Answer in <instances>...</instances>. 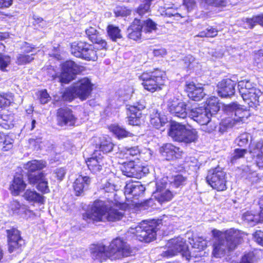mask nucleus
Masks as SVG:
<instances>
[{
  "label": "nucleus",
  "mask_w": 263,
  "mask_h": 263,
  "mask_svg": "<svg viewBox=\"0 0 263 263\" xmlns=\"http://www.w3.org/2000/svg\"><path fill=\"white\" fill-rule=\"evenodd\" d=\"M122 205L116 199L109 198L104 200H96L90 210L83 214V218L90 221H115L120 220L123 216L120 210Z\"/></svg>",
  "instance_id": "f257e3e1"
},
{
  "label": "nucleus",
  "mask_w": 263,
  "mask_h": 263,
  "mask_svg": "<svg viewBox=\"0 0 263 263\" xmlns=\"http://www.w3.org/2000/svg\"><path fill=\"white\" fill-rule=\"evenodd\" d=\"M238 88L243 101L250 107L254 108L259 104L262 92L256 85L249 80H242L238 83Z\"/></svg>",
  "instance_id": "f03ea898"
},
{
  "label": "nucleus",
  "mask_w": 263,
  "mask_h": 263,
  "mask_svg": "<svg viewBox=\"0 0 263 263\" xmlns=\"http://www.w3.org/2000/svg\"><path fill=\"white\" fill-rule=\"evenodd\" d=\"M92 87L93 84L90 80L84 78L67 89L63 95V98L68 101L72 100L76 97L82 100H86L90 95Z\"/></svg>",
  "instance_id": "7ed1b4c3"
},
{
  "label": "nucleus",
  "mask_w": 263,
  "mask_h": 263,
  "mask_svg": "<svg viewBox=\"0 0 263 263\" xmlns=\"http://www.w3.org/2000/svg\"><path fill=\"white\" fill-rule=\"evenodd\" d=\"M168 135L174 140L185 143L195 142L198 137L196 129L187 128L185 125L176 122H172Z\"/></svg>",
  "instance_id": "20e7f679"
},
{
  "label": "nucleus",
  "mask_w": 263,
  "mask_h": 263,
  "mask_svg": "<svg viewBox=\"0 0 263 263\" xmlns=\"http://www.w3.org/2000/svg\"><path fill=\"white\" fill-rule=\"evenodd\" d=\"M142 82L144 88L152 92L161 89V86L164 83L165 73L159 69L146 71L142 73L139 77Z\"/></svg>",
  "instance_id": "39448f33"
},
{
  "label": "nucleus",
  "mask_w": 263,
  "mask_h": 263,
  "mask_svg": "<svg viewBox=\"0 0 263 263\" xmlns=\"http://www.w3.org/2000/svg\"><path fill=\"white\" fill-rule=\"evenodd\" d=\"M157 228L153 222L143 221L139 225L129 229L128 232L134 234L140 241L149 242L156 238Z\"/></svg>",
  "instance_id": "423d86ee"
},
{
  "label": "nucleus",
  "mask_w": 263,
  "mask_h": 263,
  "mask_svg": "<svg viewBox=\"0 0 263 263\" xmlns=\"http://www.w3.org/2000/svg\"><path fill=\"white\" fill-rule=\"evenodd\" d=\"M109 258L111 260L120 259L130 255L132 251L129 245L121 238L111 241L107 248Z\"/></svg>",
  "instance_id": "0eeeda50"
},
{
  "label": "nucleus",
  "mask_w": 263,
  "mask_h": 263,
  "mask_svg": "<svg viewBox=\"0 0 263 263\" xmlns=\"http://www.w3.org/2000/svg\"><path fill=\"white\" fill-rule=\"evenodd\" d=\"M228 109L234 113V117L233 118H228L222 121L221 125H223L226 128L232 127L240 122H244L250 115L249 110L235 103L228 105Z\"/></svg>",
  "instance_id": "6e6552de"
},
{
  "label": "nucleus",
  "mask_w": 263,
  "mask_h": 263,
  "mask_svg": "<svg viewBox=\"0 0 263 263\" xmlns=\"http://www.w3.org/2000/svg\"><path fill=\"white\" fill-rule=\"evenodd\" d=\"M226 178V173L221 167H217L209 171L206 181L213 189L222 191L227 189Z\"/></svg>",
  "instance_id": "1a4fd4ad"
},
{
  "label": "nucleus",
  "mask_w": 263,
  "mask_h": 263,
  "mask_svg": "<svg viewBox=\"0 0 263 263\" xmlns=\"http://www.w3.org/2000/svg\"><path fill=\"white\" fill-rule=\"evenodd\" d=\"M167 246L168 250L163 253V256L170 257L180 253L186 259H189L191 256L190 252L183 238L179 237L172 239L167 243Z\"/></svg>",
  "instance_id": "9d476101"
},
{
  "label": "nucleus",
  "mask_w": 263,
  "mask_h": 263,
  "mask_svg": "<svg viewBox=\"0 0 263 263\" xmlns=\"http://www.w3.org/2000/svg\"><path fill=\"white\" fill-rule=\"evenodd\" d=\"M214 237H222L229 244L231 249H235L236 246L241 242L245 234L238 230L230 229L225 231H220L216 229L212 231Z\"/></svg>",
  "instance_id": "9b49d317"
},
{
  "label": "nucleus",
  "mask_w": 263,
  "mask_h": 263,
  "mask_svg": "<svg viewBox=\"0 0 263 263\" xmlns=\"http://www.w3.org/2000/svg\"><path fill=\"white\" fill-rule=\"evenodd\" d=\"M167 180V177H163L156 183V190L153 193V196L160 204L170 201L174 197V194L169 189L166 188Z\"/></svg>",
  "instance_id": "f8f14e48"
},
{
  "label": "nucleus",
  "mask_w": 263,
  "mask_h": 263,
  "mask_svg": "<svg viewBox=\"0 0 263 263\" xmlns=\"http://www.w3.org/2000/svg\"><path fill=\"white\" fill-rule=\"evenodd\" d=\"M82 67L80 66L72 61H67L64 63L62 67V73L60 81L67 83L72 80L75 76L80 72Z\"/></svg>",
  "instance_id": "ddd939ff"
},
{
  "label": "nucleus",
  "mask_w": 263,
  "mask_h": 263,
  "mask_svg": "<svg viewBox=\"0 0 263 263\" xmlns=\"http://www.w3.org/2000/svg\"><path fill=\"white\" fill-rule=\"evenodd\" d=\"M168 111L174 117L180 119H185L187 115L186 104L185 102L179 100L175 97L168 100L167 103Z\"/></svg>",
  "instance_id": "4468645a"
},
{
  "label": "nucleus",
  "mask_w": 263,
  "mask_h": 263,
  "mask_svg": "<svg viewBox=\"0 0 263 263\" xmlns=\"http://www.w3.org/2000/svg\"><path fill=\"white\" fill-rule=\"evenodd\" d=\"M145 107L143 101L137 102L128 108L127 121L128 124L138 125L140 123V119L141 117V110Z\"/></svg>",
  "instance_id": "2eb2a0df"
},
{
  "label": "nucleus",
  "mask_w": 263,
  "mask_h": 263,
  "mask_svg": "<svg viewBox=\"0 0 263 263\" xmlns=\"http://www.w3.org/2000/svg\"><path fill=\"white\" fill-rule=\"evenodd\" d=\"M8 251L12 253L21 248L24 245V242L20 236L18 230L15 228H12L7 230Z\"/></svg>",
  "instance_id": "dca6fc26"
},
{
  "label": "nucleus",
  "mask_w": 263,
  "mask_h": 263,
  "mask_svg": "<svg viewBox=\"0 0 263 263\" xmlns=\"http://www.w3.org/2000/svg\"><path fill=\"white\" fill-rule=\"evenodd\" d=\"M204 107H200L191 110L189 117L200 125H206L210 121L212 117Z\"/></svg>",
  "instance_id": "f3484780"
},
{
  "label": "nucleus",
  "mask_w": 263,
  "mask_h": 263,
  "mask_svg": "<svg viewBox=\"0 0 263 263\" xmlns=\"http://www.w3.org/2000/svg\"><path fill=\"white\" fill-rule=\"evenodd\" d=\"M145 187L140 182H135L127 183L124 188V194L127 200L132 198L137 199L142 196Z\"/></svg>",
  "instance_id": "a211bd4d"
},
{
  "label": "nucleus",
  "mask_w": 263,
  "mask_h": 263,
  "mask_svg": "<svg viewBox=\"0 0 263 263\" xmlns=\"http://www.w3.org/2000/svg\"><path fill=\"white\" fill-rule=\"evenodd\" d=\"M145 169H146L145 167L135 164L134 161H130L128 163H123L121 170L124 175L128 177L138 178L141 177L142 174L145 173Z\"/></svg>",
  "instance_id": "6ab92c4d"
},
{
  "label": "nucleus",
  "mask_w": 263,
  "mask_h": 263,
  "mask_svg": "<svg viewBox=\"0 0 263 263\" xmlns=\"http://www.w3.org/2000/svg\"><path fill=\"white\" fill-rule=\"evenodd\" d=\"M235 83L231 79L222 80L217 84V92L222 98L229 97L234 94Z\"/></svg>",
  "instance_id": "aec40b11"
},
{
  "label": "nucleus",
  "mask_w": 263,
  "mask_h": 263,
  "mask_svg": "<svg viewBox=\"0 0 263 263\" xmlns=\"http://www.w3.org/2000/svg\"><path fill=\"white\" fill-rule=\"evenodd\" d=\"M213 255L216 258L223 256L227 252L233 250L229 247V244L222 237H214Z\"/></svg>",
  "instance_id": "412c9836"
},
{
  "label": "nucleus",
  "mask_w": 263,
  "mask_h": 263,
  "mask_svg": "<svg viewBox=\"0 0 263 263\" xmlns=\"http://www.w3.org/2000/svg\"><path fill=\"white\" fill-rule=\"evenodd\" d=\"M77 118L72 111L67 108H60L58 111V121L60 126H73L76 123Z\"/></svg>",
  "instance_id": "4be33fe9"
},
{
  "label": "nucleus",
  "mask_w": 263,
  "mask_h": 263,
  "mask_svg": "<svg viewBox=\"0 0 263 263\" xmlns=\"http://www.w3.org/2000/svg\"><path fill=\"white\" fill-rule=\"evenodd\" d=\"M29 183L31 184H37L36 188L43 193L49 192L48 180L43 173L37 175L30 174L28 176Z\"/></svg>",
  "instance_id": "5701e85b"
},
{
  "label": "nucleus",
  "mask_w": 263,
  "mask_h": 263,
  "mask_svg": "<svg viewBox=\"0 0 263 263\" xmlns=\"http://www.w3.org/2000/svg\"><path fill=\"white\" fill-rule=\"evenodd\" d=\"M106 47L103 50L101 49L100 45L94 44L93 45H89L87 49L83 52V58L90 61H96L98 57H103L105 55Z\"/></svg>",
  "instance_id": "b1692460"
},
{
  "label": "nucleus",
  "mask_w": 263,
  "mask_h": 263,
  "mask_svg": "<svg viewBox=\"0 0 263 263\" xmlns=\"http://www.w3.org/2000/svg\"><path fill=\"white\" fill-rule=\"evenodd\" d=\"M145 152L141 153L137 146L125 148L121 155H123V158L127 159H130L131 157L139 155L140 157L146 161L149 159L152 155V152L149 149H144Z\"/></svg>",
  "instance_id": "393cba45"
},
{
  "label": "nucleus",
  "mask_w": 263,
  "mask_h": 263,
  "mask_svg": "<svg viewBox=\"0 0 263 263\" xmlns=\"http://www.w3.org/2000/svg\"><path fill=\"white\" fill-rule=\"evenodd\" d=\"M91 256L93 259L102 262L109 258L107 249L103 245H93L90 248Z\"/></svg>",
  "instance_id": "a878e982"
},
{
  "label": "nucleus",
  "mask_w": 263,
  "mask_h": 263,
  "mask_svg": "<svg viewBox=\"0 0 263 263\" xmlns=\"http://www.w3.org/2000/svg\"><path fill=\"white\" fill-rule=\"evenodd\" d=\"M186 90L188 97L195 101H200L205 95L203 88L201 86H196L193 82L186 84Z\"/></svg>",
  "instance_id": "bb28decb"
},
{
  "label": "nucleus",
  "mask_w": 263,
  "mask_h": 263,
  "mask_svg": "<svg viewBox=\"0 0 263 263\" xmlns=\"http://www.w3.org/2000/svg\"><path fill=\"white\" fill-rule=\"evenodd\" d=\"M91 182V179L88 176L80 175L73 183V189L77 196L82 195L86 190Z\"/></svg>",
  "instance_id": "cd10ccee"
},
{
  "label": "nucleus",
  "mask_w": 263,
  "mask_h": 263,
  "mask_svg": "<svg viewBox=\"0 0 263 263\" xmlns=\"http://www.w3.org/2000/svg\"><path fill=\"white\" fill-rule=\"evenodd\" d=\"M128 38L137 41L143 36L141 27V21L135 18L127 29Z\"/></svg>",
  "instance_id": "c85d7f7f"
},
{
  "label": "nucleus",
  "mask_w": 263,
  "mask_h": 263,
  "mask_svg": "<svg viewBox=\"0 0 263 263\" xmlns=\"http://www.w3.org/2000/svg\"><path fill=\"white\" fill-rule=\"evenodd\" d=\"M93 155V157L88 159L86 163L89 170L96 173L102 169L104 159L103 157H98L97 151L94 153Z\"/></svg>",
  "instance_id": "c756f323"
},
{
  "label": "nucleus",
  "mask_w": 263,
  "mask_h": 263,
  "mask_svg": "<svg viewBox=\"0 0 263 263\" xmlns=\"http://www.w3.org/2000/svg\"><path fill=\"white\" fill-rule=\"evenodd\" d=\"M85 32L87 37L92 43L100 45L102 50H103L107 46L106 42L102 39L99 32L96 28L90 27L86 29Z\"/></svg>",
  "instance_id": "7c9ffc66"
},
{
  "label": "nucleus",
  "mask_w": 263,
  "mask_h": 263,
  "mask_svg": "<svg viewBox=\"0 0 263 263\" xmlns=\"http://www.w3.org/2000/svg\"><path fill=\"white\" fill-rule=\"evenodd\" d=\"M179 148L172 144L167 143L160 148L161 155L167 160L177 157Z\"/></svg>",
  "instance_id": "2f4dec72"
},
{
  "label": "nucleus",
  "mask_w": 263,
  "mask_h": 263,
  "mask_svg": "<svg viewBox=\"0 0 263 263\" xmlns=\"http://www.w3.org/2000/svg\"><path fill=\"white\" fill-rule=\"evenodd\" d=\"M141 27L143 37L145 39H150L157 30V24L151 19L141 22Z\"/></svg>",
  "instance_id": "473e14b6"
},
{
  "label": "nucleus",
  "mask_w": 263,
  "mask_h": 263,
  "mask_svg": "<svg viewBox=\"0 0 263 263\" xmlns=\"http://www.w3.org/2000/svg\"><path fill=\"white\" fill-rule=\"evenodd\" d=\"M13 114L8 110H5L0 113V126L8 129L13 126Z\"/></svg>",
  "instance_id": "72a5a7b5"
},
{
  "label": "nucleus",
  "mask_w": 263,
  "mask_h": 263,
  "mask_svg": "<svg viewBox=\"0 0 263 263\" xmlns=\"http://www.w3.org/2000/svg\"><path fill=\"white\" fill-rule=\"evenodd\" d=\"M150 122L156 128L159 129L167 122V119L164 115L154 110L150 115Z\"/></svg>",
  "instance_id": "f704fd0d"
},
{
  "label": "nucleus",
  "mask_w": 263,
  "mask_h": 263,
  "mask_svg": "<svg viewBox=\"0 0 263 263\" xmlns=\"http://www.w3.org/2000/svg\"><path fill=\"white\" fill-rule=\"evenodd\" d=\"M26 187V184L24 182L22 177L15 176L10 185L9 189L12 195L17 196L24 191Z\"/></svg>",
  "instance_id": "c9c22d12"
},
{
  "label": "nucleus",
  "mask_w": 263,
  "mask_h": 263,
  "mask_svg": "<svg viewBox=\"0 0 263 263\" xmlns=\"http://www.w3.org/2000/svg\"><path fill=\"white\" fill-rule=\"evenodd\" d=\"M24 198L29 202L43 204L45 202L44 197L34 190H27L23 195Z\"/></svg>",
  "instance_id": "e433bc0d"
},
{
  "label": "nucleus",
  "mask_w": 263,
  "mask_h": 263,
  "mask_svg": "<svg viewBox=\"0 0 263 263\" xmlns=\"http://www.w3.org/2000/svg\"><path fill=\"white\" fill-rule=\"evenodd\" d=\"M89 44L83 42H74L71 44V53L76 57H83V52L87 49Z\"/></svg>",
  "instance_id": "4c0bfd02"
},
{
  "label": "nucleus",
  "mask_w": 263,
  "mask_h": 263,
  "mask_svg": "<svg viewBox=\"0 0 263 263\" xmlns=\"http://www.w3.org/2000/svg\"><path fill=\"white\" fill-rule=\"evenodd\" d=\"M206 105L204 108L211 112V115L216 114L220 108V106L218 103V99L215 97H210L206 102Z\"/></svg>",
  "instance_id": "58836bf2"
},
{
  "label": "nucleus",
  "mask_w": 263,
  "mask_h": 263,
  "mask_svg": "<svg viewBox=\"0 0 263 263\" xmlns=\"http://www.w3.org/2000/svg\"><path fill=\"white\" fill-rule=\"evenodd\" d=\"M109 129L118 138H123L127 137H130L132 134L126 131L124 128L118 125H111Z\"/></svg>",
  "instance_id": "ea45409f"
},
{
  "label": "nucleus",
  "mask_w": 263,
  "mask_h": 263,
  "mask_svg": "<svg viewBox=\"0 0 263 263\" xmlns=\"http://www.w3.org/2000/svg\"><path fill=\"white\" fill-rule=\"evenodd\" d=\"M14 101L13 95L11 93L0 94V109L9 106Z\"/></svg>",
  "instance_id": "a19ab883"
},
{
  "label": "nucleus",
  "mask_w": 263,
  "mask_h": 263,
  "mask_svg": "<svg viewBox=\"0 0 263 263\" xmlns=\"http://www.w3.org/2000/svg\"><path fill=\"white\" fill-rule=\"evenodd\" d=\"M46 165V163L42 161L36 160H32L27 162L26 164V168L29 172H34L36 170H40L43 168Z\"/></svg>",
  "instance_id": "79ce46f5"
},
{
  "label": "nucleus",
  "mask_w": 263,
  "mask_h": 263,
  "mask_svg": "<svg viewBox=\"0 0 263 263\" xmlns=\"http://www.w3.org/2000/svg\"><path fill=\"white\" fill-rule=\"evenodd\" d=\"M107 33L109 37L113 41L122 38L120 29L113 25H109L107 28Z\"/></svg>",
  "instance_id": "37998d69"
},
{
  "label": "nucleus",
  "mask_w": 263,
  "mask_h": 263,
  "mask_svg": "<svg viewBox=\"0 0 263 263\" xmlns=\"http://www.w3.org/2000/svg\"><path fill=\"white\" fill-rule=\"evenodd\" d=\"M243 220L251 226H254L258 222H260V219L258 215L253 214L251 212H247L242 215Z\"/></svg>",
  "instance_id": "c03bdc74"
},
{
  "label": "nucleus",
  "mask_w": 263,
  "mask_h": 263,
  "mask_svg": "<svg viewBox=\"0 0 263 263\" xmlns=\"http://www.w3.org/2000/svg\"><path fill=\"white\" fill-rule=\"evenodd\" d=\"M256 24L263 26V15H259L253 16L251 18H247L245 27L252 28Z\"/></svg>",
  "instance_id": "a18cd8bd"
},
{
  "label": "nucleus",
  "mask_w": 263,
  "mask_h": 263,
  "mask_svg": "<svg viewBox=\"0 0 263 263\" xmlns=\"http://www.w3.org/2000/svg\"><path fill=\"white\" fill-rule=\"evenodd\" d=\"M13 140L9 137H3L0 135V147L3 151H7L12 148Z\"/></svg>",
  "instance_id": "49530a36"
},
{
  "label": "nucleus",
  "mask_w": 263,
  "mask_h": 263,
  "mask_svg": "<svg viewBox=\"0 0 263 263\" xmlns=\"http://www.w3.org/2000/svg\"><path fill=\"white\" fill-rule=\"evenodd\" d=\"M187 181V179L186 177L183 176L182 175H177L174 177L171 184L175 187H179L185 185Z\"/></svg>",
  "instance_id": "de8ad7c7"
},
{
  "label": "nucleus",
  "mask_w": 263,
  "mask_h": 263,
  "mask_svg": "<svg viewBox=\"0 0 263 263\" xmlns=\"http://www.w3.org/2000/svg\"><path fill=\"white\" fill-rule=\"evenodd\" d=\"M33 55V54L31 55L19 54L16 57V63L18 65H24L29 63L34 59Z\"/></svg>",
  "instance_id": "09e8293b"
},
{
  "label": "nucleus",
  "mask_w": 263,
  "mask_h": 263,
  "mask_svg": "<svg viewBox=\"0 0 263 263\" xmlns=\"http://www.w3.org/2000/svg\"><path fill=\"white\" fill-rule=\"evenodd\" d=\"M44 141L41 137H32L29 140L30 146L33 147L35 149L42 148Z\"/></svg>",
  "instance_id": "8fccbe9b"
},
{
  "label": "nucleus",
  "mask_w": 263,
  "mask_h": 263,
  "mask_svg": "<svg viewBox=\"0 0 263 263\" xmlns=\"http://www.w3.org/2000/svg\"><path fill=\"white\" fill-rule=\"evenodd\" d=\"M114 145L109 140L103 139L100 143V149L104 153L110 152L113 148Z\"/></svg>",
  "instance_id": "3c124183"
},
{
  "label": "nucleus",
  "mask_w": 263,
  "mask_h": 263,
  "mask_svg": "<svg viewBox=\"0 0 263 263\" xmlns=\"http://www.w3.org/2000/svg\"><path fill=\"white\" fill-rule=\"evenodd\" d=\"M203 1L207 5L216 7H225L228 3V0H203Z\"/></svg>",
  "instance_id": "603ef678"
},
{
  "label": "nucleus",
  "mask_w": 263,
  "mask_h": 263,
  "mask_svg": "<svg viewBox=\"0 0 263 263\" xmlns=\"http://www.w3.org/2000/svg\"><path fill=\"white\" fill-rule=\"evenodd\" d=\"M192 246L199 250H203L206 246V242L202 238H198L195 240H193Z\"/></svg>",
  "instance_id": "864d4df0"
},
{
  "label": "nucleus",
  "mask_w": 263,
  "mask_h": 263,
  "mask_svg": "<svg viewBox=\"0 0 263 263\" xmlns=\"http://www.w3.org/2000/svg\"><path fill=\"white\" fill-rule=\"evenodd\" d=\"M10 57L8 55L0 56V69L5 71L6 68L10 64Z\"/></svg>",
  "instance_id": "5fc2aeb1"
},
{
  "label": "nucleus",
  "mask_w": 263,
  "mask_h": 263,
  "mask_svg": "<svg viewBox=\"0 0 263 263\" xmlns=\"http://www.w3.org/2000/svg\"><path fill=\"white\" fill-rule=\"evenodd\" d=\"M134 92V88L132 86H127L124 90L120 91V95L124 99V101H126L129 99Z\"/></svg>",
  "instance_id": "6e6d98bb"
},
{
  "label": "nucleus",
  "mask_w": 263,
  "mask_h": 263,
  "mask_svg": "<svg viewBox=\"0 0 263 263\" xmlns=\"http://www.w3.org/2000/svg\"><path fill=\"white\" fill-rule=\"evenodd\" d=\"M263 144L260 141L257 142L255 143H251L250 146V153L253 154L262 153L260 152V150Z\"/></svg>",
  "instance_id": "4d7b16f0"
},
{
  "label": "nucleus",
  "mask_w": 263,
  "mask_h": 263,
  "mask_svg": "<svg viewBox=\"0 0 263 263\" xmlns=\"http://www.w3.org/2000/svg\"><path fill=\"white\" fill-rule=\"evenodd\" d=\"M10 208L14 213H18L22 210H24V205H22L19 202L16 200L12 201L10 204Z\"/></svg>",
  "instance_id": "13d9d810"
},
{
  "label": "nucleus",
  "mask_w": 263,
  "mask_h": 263,
  "mask_svg": "<svg viewBox=\"0 0 263 263\" xmlns=\"http://www.w3.org/2000/svg\"><path fill=\"white\" fill-rule=\"evenodd\" d=\"M116 16H125L130 14V10L123 7H118L115 10Z\"/></svg>",
  "instance_id": "bf43d9fd"
},
{
  "label": "nucleus",
  "mask_w": 263,
  "mask_h": 263,
  "mask_svg": "<svg viewBox=\"0 0 263 263\" xmlns=\"http://www.w3.org/2000/svg\"><path fill=\"white\" fill-rule=\"evenodd\" d=\"M248 142V135L246 134L241 135L235 140V143L239 146L246 145Z\"/></svg>",
  "instance_id": "052dcab7"
},
{
  "label": "nucleus",
  "mask_w": 263,
  "mask_h": 263,
  "mask_svg": "<svg viewBox=\"0 0 263 263\" xmlns=\"http://www.w3.org/2000/svg\"><path fill=\"white\" fill-rule=\"evenodd\" d=\"M39 96L42 104H46L50 100V97L46 89L39 91Z\"/></svg>",
  "instance_id": "680f3d73"
},
{
  "label": "nucleus",
  "mask_w": 263,
  "mask_h": 263,
  "mask_svg": "<svg viewBox=\"0 0 263 263\" xmlns=\"http://www.w3.org/2000/svg\"><path fill=\"white\" fill-rule=\"evenodd\" d=\"M103 190L105 192L110 193L112 196H115L116 185L111 182H108L104 184Z\"/></svg>",
  "instance_id": "e2e57ef3"
},
{
  "label": "nucleus",
  "mask_w": 263,
  "mask_h": 263,
  "mask_svg": "<svg viewBox=\"0 0 263 263\" xmlns=\"http://www.w3.org/2000/svg\"><path fill=\"white\" fill-rule=\"evenodd\" d=\"M150 2H148V0H146L145 4H142L139 7L137 12L139 15H142L148 12L150 8Z\"/></svg>",
  "instance_id": "0e129e2a"
},
{
  "label": "nucleus",
  "mask_w": 263,
  "mask_h": 263,
  "mask_svg": "<svg viewBox=\"0 0 263 263\" xmlns=\"http://www.w3.org/2000/svg\"><path fill=\"white\" fill-rule=\"evenodd\" d=\"M255 241L260 245L263 246V232L260 230L256 231L253 234Z\"/></svg>",
  "instance_id": "69168bd1"
},
{
  "label": "nucleus",
  "mask_w": 263,
  "mask_h": 263,
  "mask_svg": "<svg viewBox=\"0 0 263 263\" xmlns=\"http://www.w3.org/2000/svg\"><path fill=\"white\" fill-rule=\"evenodd\" d=\"M254 256L252 252L245 254L241 259L240 263H254Z\"/></svg>",
  "instance_id": "338daca9"
},
{
  "label": "nucleus",
  "mask_w": 263,
  "mask_h": 263,
  "mask_svg": "<svg viewBox=\"0 0 263 263\" xmlns=\"http://www.w3.org/2000/svg\"><path fill=\"white\" fill-rule=\"evenodd\" d=\"M183 4L187 9V11H191L196 7L195 0H183Z\"/></svg>",
  "instance_id": "774afa93"
}]
</instances>
